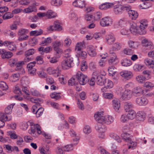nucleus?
<instances>
[{"mask_svg":"<svg viewBox=\"0 0 154 154\" xmlns=\"http://www.w3.org/2000/svg\"><path fill=\"white\" fill-rule=\"evenodd\" d=\"M14 92L15 93L18 94L15 96L14 97L17 100L19 101H21L23 100V98L20 96V95H22V93L19 88L18 87H16L15 88V89L14 90Z\"/></svg>","mask_w":154,"mask_h":154,"instance_id":"nucleus-24","label":"nucleus"},{"mask_svg":"<svg viewBox=\"0 0 154 154\" xmlns=\"http://www.w3.org/2000/svg\"><path fill=\"white\" fill-rule=\"evenodd\" d=\"M4 45L7 47L8 49L11 51L16 49V45L12 42L5 41L4 42Z\"/></svg>","mask_w":154,"mask_h":154,"instance_id":"nucleus-13","label":"nucleus"},{"mask_svg":"<svg viewBox=\"0 0 154 154\" xmlns=\"http://www.w3.org/2000/svg\"><path fill=\"white\" fill-rule=\"evenodd\" d=\"M129 8L127 6H122L120 5H116L114 7L113 11L116 15H119L122 14L123 11L128 10Z\"/></svg>","mask_w":154,"mask_h":154,"instance_id":"nucleus-4","label":"nucleus"},{"mask_svg":"<svg viewBox=\"0 0 154 154\" xmlns=\"http://www.w3.org/2000/svg\"><path fill=\"white\" fill-rule=\"evenodd\" d=\"M128 7L129 8V9L127 11H128L129 17H131L132 19L135 20L138 17V13L134 11L131 10L130 7Z\"/></svg>","mask_w":154,"mask_h":154,"instance_id":"nucleus-23","label":"nucleus"},{"mask_svg":"<svg viewBox=\"0 0 154 154\" xmlns=\"http://www.w3.org/2000/svg\"><path fill=\"white\" fill-rule=\"evenodd\" d=\"M140 24L139 26H141V27H142L143 29V28H146L148 26V23L147 21L146 20H141L140 22Z\"/></svg>","mask_w":154,"mask_h":154,"instance_id":"nucleus-56","label":"nucleus"},{"mask_svg":"<svg viewBox=\"0 0 154 154\" xmlns=\"http://www.w3.org/2000/svg\"><path fill=\"white\" fill-rule=\"evenodd\" d=\"M60 93H57L55 92L52 93L50 94V96L52 98L54 99L55 100H57L60 99L61 97L60 95Z\"/></svg>","mask_w":154,"mask_h":154,"instance_id":"nucleus-41","label":"nucleus"},{"mask_svg":"<svg viewBox=\"0 0 154 154\" xmlns=\"http://www.w3.org/2000/svg\"><path fill=\"white\" fill-rule=\"evenodd\" d=\"M83 131L84 133L86 134H89L91 131L90 127L88 125H86L83 128Z\"/></svg>","mask_w":154,"mask_h":154,"instance_id":"nucleus-61","label":"nucleus"},{"mask_svg":"<svg viewBox=\"0 0 154 154\" xmlns=\"http://www.w3.org/2000/svg\"><path fill=\"white\" fill-rule=\"evenodd\" d=\"M88 54L91 57L95 56L96 54V52L94 47L90 46L88 48Z\"/></svg>","mask_w":154,"mask_h":154,"instance_id":"nucleus-27","label":"nucleus"},{"mask_svg":"<svg viewBox=\"0 0 154 154\" xmlns=\"http://www.w3.org/2000/svg\"><path fill=\"white\" fill-rule=\"evenodd\" d=\"M30 101L33 103H35V104H39V106L41 102H42V100L37 97L31 98L30 99Z\"/></svg>","mask_w":154,"mask_h":154,"instance_id":"nucleus-39","label":"nucleus"},{"mask_svg":"<svg viewBox=\"0 0 154 154\" xmlns=\"http://www.w3.org/2000/svg\"><path fill=\"white\" fill-rule=\"evenodd\" d=\"M133 107V106L131 102H125L124 103V108L126 112L130 111Z\"/></svg>","mask_w":154,"mask_h":154,"instance_id":"nucleus-30","label":"nucleus"},{"mask_svg":"<svg viewBox=\"0 0 154 154\" xmlns=\"http://www.w3.org/2000/svg\"><path fill=\"white\" fill-rule=\"evenodd\" d=\"M0 88L3 90H7L8 87L7 84L4 81H0Z\"/></svg>","mask_w":154,"mask_h":154,"instance_id":"nucleus-46","label":"nucleus"},{"mask_svg":"<svg viewBox=\"0 0 154 154\" xmlns=\"http://www.w3.org/2000/svg\"><path fill=\"white\" fill-rule=\"evenodd\" d=\"M109 136L110 137L115 139L118 143H121L122 142V140L120 137L116 134L112 133L110 134Z\"/></svg>","mask_w":154,"mask_h":154,"instance_id":"nucleus-37","label":"nucleus"},{"mask_svg":"<svg viewBox=\"0 0 154 154\" xmlns=\"http://www.w3.org/2000/svg\"><path fill=\"white\" fill-rule=\"evenodd\" d=\"M76 53L79 57L83 59H85L87 57V54L85 51L81 50L79 51H77Z\"/></svg>","mask_w":154,"mask_h":154,"instance_id":"nucleus-43","label":"nucleus"},{"mask_svg":"<svg viewBox=\"0 0 154 154\" xmlns=\"http://www.w3.org/2000/svg\"><path fill=\"white\" fill-rule=\"evenodd\" d=\"M145 29V28L143 29L142 27H141L140 26H138L135 33H138L140 35L145 34L146 33Z\"/></svg>","mask_w":154,"mask_h":154,"instance_id":"nucleus-45","label":"nucleus"},{"mask_svg":"<svg viewBox=\"0 0 154 154\" xmlns=\"http://www.w3.org/2000/svg\"><path fill=\"white\" fill-rule=\"evenodd\" d=\"M128 149H133L135 148L137 145V143L135 141H132V140L130 141L129 142Z\"/></svg>","mask_w":154,"mask_h":154,"instance_id":"nucleus-47","label":"nucleus"},{"mask_svg":"<svg viewBox=\"0 0 154 154\" xmlns=\"http://www.w3.org/2000/svg\"><path fill=\"white\" fill-rule=\"evenodd\" d=\"M143 66L139 64H135L133 66V69L135 71H139L141 70Z\"/></svg>","mask_w":154,"mask_h":154,"instance_id":"nucleus-64","label":"nucleus"},{"mask_svg":"<svg viewBox=\"0 0 154 154\" xmlns=\"http://www.w3.org/2000/svg\"><path fill=\"white\" fill-rule=\"evenodd\" d=\"M94 79H95V81L98 85L103 86L106 83V79L104 77L99 75L98 72L96 71L93 73Z\"/></svg>","mask_w":154,"mask_h":154,"instance_id":"nucleus-2","label":"nucleus"},{"mask_svg":"<svg viewBox=\"0 0 154 154\" xmlns=\"http://www.w3.org/2000/svg\"><path fill=\"white\" fill-rule=\"evenodd\" d=\"M23 74V73H20V71H18V72L13 74L11 76L12 81L13 82H16L18 80L20 75Z\"/></svg>","mask_w":154,"mask_h":154,"instance_id":"nucleus-35","label":"nucleus"},{"mask_svg":"<svg viewBox=\"0 0 154 154\" xmlns=\"http://www.w3.org/2000/svg\"><path fill=\"white\" fill-rule=\"evenodd\" d=\"M112 20L110 17H106L103 18L100 22V24L103 27L109 26L112 23Z\"/></svg>","mask_w":154,"mask_h":154,"instance_id":"nucleus-6","label":"nucleus"},{"mask_svg":"<svg viewBox=\"0 0 154 154\" xmlns=\"http://www.w3.org/2000/svg\"><path fill=\"white\" fill-rule=\"evenodd\" d=\"M103 119V122L107 124H109L112 123L114 120V118L112 116L107 115L104 116V117H102Z\"/></svg>","mask_w":154,"mask_h":154,"instance_id":"nucleus-18","label":"nucleus"},{"mask_svg":"<svg viewBox=\"0 0 154 154\" xmlns=\"http://www.w3.org/2000/svg\"><path fill=\"white\" fill-rule=\"evenodd\" d=\"M8 134L10 138L12 139H15L17 137V135L14 131H10L8 132Z\"/></svg>","mask_w":154,"mask_h":154,"instance_id":"nucleus-62","label":"nucleus"},{"mask_svg":"<svg viewBox=\"0 0 154 154\" xmlns=\"http://www.w3.org/2000/svg\"><path fill=\"white\" fill-rule=\"evenodd\" d=\"M51 3L52 5L58 6L62 4V2L61 0H52Z\"/></svg>","mask_w":154,"mask_h":154,"instance_id":"nucleus-51","label":"nucleus"},{"mask_svg":"<svg viewBox=\"0 0 154 154\" xmlns=\"http://www.w3.org/2000/svg\"><path fill=\"white\" fill-rule=\"evenodd\" d=\"M106 42L109 45L112 44L115 41V38L112 35L108 34L106 36Z\"/></svg>","mask_w":154,"mask_h":154,"instance_id":"nucleus-25","label":"nucleus"},{"mask_svg":"<svg viewBox=\"0 0 154 154\" xmlns=\"http://www.w3.org/2000/svg\"><path fill=\"white\" fill-rule=\"evenodd\" d=\"M72 58L70 59H67L63 60L61 63V66L63 69H67L71 67V64L73 61Z\"/></svg>","mask_w":154,"mask_h":154,"instance_id":"nucleus-7","label":"nucleus"},{"mask_svg":"<svg viewBox=\"0 0 154 154\" xmlns=\"http://www.w3.org/2000/svg\"><path fill=\"white\" fill-rule=\"evenodd\" d=\"M52 39L50 37L45 38L44 40L42 41L40 45L42 46H44L49 44L51 42Z\"/></svg>","mask_w":154,"mask_h":154,"instance_id":"nucleus-31","label":"nucleus"},{"mask_svg":"<svg viewBox=\"0 0 154 154\" xmlns=\"http://www.w3.org/2000/svg\"><path fill=\"white\" fill-rule=\"evenodd\" d=\"M75 77L78 82H79L82 85H85L87 82L88 80L87 76L85 75L80 71L77 73Z\"/></svg>","mask_w":154,"mask_h":154,"instance_id":"nucleus-1","label":"nucleus"},{"mask_svg":"<svg viewBox=\"0 0 154 154\" xmlns=\"http://www.w3.org/2000/svg\"><path fill=\"white\" fill-rule=\"evenodd\" d=\"M15 103H12L8 106L5 109V112L6 114H10L11 113L12 109Z\"/></svg>","mask_w":154,"mask_h":154,"instance_id":"nucleus-33","label":"nucleus"},{"mask_svg":"<svg viewBox=\"0 0 154 154\" xmlns=\"http://www.w3.org/2000/svg\"><path fill=\"white\" fill-rule=\"evenodd\" d=\"M94 16V20H98L102 17V14L100 12H97L95 13Z\"/></svg>","mask_w":154,"mask_h":154,"instance_id":"nucleus-55","label":"nucleus"},{"mask_svg":"<svg viewBox=\"0 0 154 154\" xmlns=\"http://www.w3.org/2000/svg\"><path fill=\"white\" fill-rule=\"evenodd\" d=\"M0 118L5 121H10L11 119V117L10 116H7L6 114L3 113H0Z\"/></svg>","mask_w":154,"mask_h":154,"instance_id":"nucleus-34","label":"nucleus"},{"mask_svg":"<svg viewBox=\"0 0 154 154\" xmlns=\"http://www.w3.org/2000/svg\"><path fill=\"white\" fill-rule=\"evenodd\" d=\"M119 75L126 80H129L132 78L133 76V73L131 71L125 70L120 72Z\"/></svg>","mask_w":154,"mask_h":154,"instance_id":"nucleus-8","label":"nucleus"},{"mask_svg":"<svg viewBox=\"0 0 154 154\" xmlns=\"http://www.w3.org/2000/svg\"><path fill=\"white\" fill-rule=\"evenodd\" d=\"M128 112L127 115L128 119L132 120L136 117V112L134 110H131Z\"/></svg>","mask_w":154,"mask_h":154,"instance_id":"nucleus-32","label":"nucleus"},{"mask_svg":"<svg viewBox=\"0 0 154 154\" xmlns=\"http://www.w3.org/2000/svg\"><path fill=\"white\" fill-rule=\"evenodd\" d=\"M24 64V63L23 61H19L16 62L15 66H16V70L18 71H20V73H25L24 69L22 67V65Z\"/></svg>","mask_w":154,"mask_h":154,"instance_id":"nucleus-14","label":"nucleus"},{"mask_svg":"<svg viewBox=\"0 0 154 154\" xmlns=\"http://www.w3.org/2000/svg\"><path fill=\"white\" fill-rule=\"evenodd\" d=\"M122 138L127 142H129L132 140V136L127 132H125L121 134Z\"/></svg>","mask_w":154,"mask_h":154,"instance_id":"nucleus-20","label":"nucleus"},{"mask_svg":"<svg viewBox=\"0 0 154 154\" xmlns=\"http://www.w3.org/2000/svg\"><path fill=\"white\" fill-rule=\"evenodd\" d=\"M51 48V46L47 47L45 48L42 47H40L38 48V51H39L42 52V53L45 52L47 53L50 52Z\"/></svg>","mask_w":154,"mask_h":154,"instance_id":"nucleus-44","label":"nucleus"},{"mask_svg":"<svg viewBox=\"0 0 154 154\" xmlns=\"http://www.w3.org/2000/svg\"><path fill=\"white\" fill-rule=\"evenodd\" d=\"M121 63L123 66H128L132 64V62L130 59L124 58L121 60Z\"/></svg>","mask_w":154,"mask_h":154,"instance_id":"nucleus-28","label":"nucleus"},{"mask_svg":"<svg viewBox=\"0 0 154 154\" xmlns=\"http://www.w3.org/2000/svg\"><path fill=\"white\" fill-rule=\"evenodd\" d=\"M146 113L143 111H139L137 113L136 118L137 120L140 121H143L145 118Z\"/></svg>","mask_w":154,"mask_h":154,"instance_id":"nucleus-16","label":"nucleus"},{"mask_svg":"<svg viewBox=\"0 0 154 154\" xmlns=\"http://www.w3.org/2000/svg\"><path fill=\"white\" fill-rule=\"evenodd\" d=\"M60 69L57 67L56 69H54L52 74L55 77H57L60 75Z\"/></svg>","mask_w":154,"mask_h":154,"instance_id":"nucleus-48","label":"nucleus"},{"mask_svg":"<svg viewBox=\"0 0 154 154\" xmlns=\"http://www.w3.org/2000/svg\"><path fill=\"white\" fill-rule=\"evenodd\" d=\"M43 33V30L39 29L38 30L31 31L30 33L31 36H37L42 34Z\"/></svg>","mask_w":154,"mask_h":154,"instance_id":"nucleus-36","label":"nucleus"},{"mask_svg":"<svg viewBox=\"0 0 154 154\" xmlns=\"http://www.w3.org/2000/svg\"><path fill=\"white\" fill-rule=\"evenodd\" d=\"M130 27L129 29V31L131 33L134 34L136 31L137 27L136 24L132 21H131L130 23Z\"/></svg>","mask_w":154,"mask_h":154,"instance_id":"nucleus-29","label":"nucleus"},{"mask_svg":"<svg viewBox=\"0 0 154 154\" xmlns=\"http://www.w3.org/2000/svg\"><path fill=\"white\" fill-rule=\"evenodd\" d=\"M144 62L147 66H150L152 65H154V59L152 60L149 58H146L144 60Z\"/></svg>","mask_w":154,"mask_h":154,"instance_id":"nucleus-49","label":"nucleus"},{"mask_svg":"<svg viewBox=\"0 0 154 154\" xmlns=\"http://www.w3.org/2000/svg\"><path fill=\"white\" fill-rule=\"evenodd\" d=\"M44 109L42 107H39L35 112L36 116L37 118L40 117L43 114Z\"/></svg>","mask_w":154,"mask_h":154,"instance_id":"nucleus-52","label":"nucleus"},{"mask_svg":"<svg viewBox=\"0 0 154 154\" xmlns=\"http://www.w3.org/2000/svg\"><path fill=\"white\" fill-rule=\"evenodd\" d=\"M124 54L127 55H131L133 53V51L129 48H125L123 50Z\"/></svg>","mask_w":154,"mask_h":154,"instance_id":"nucleus-63","label":"nucleus"},{"mask_svg":"<svg viewBox=\"0 0 154 154\" xmlns=\"http://www.w3.org/2000/svg\"><path fill=\"white\" fill-rule=\"evenodd\" d=\"M112 48V50L114 51H118L121 49V46L119 43L116 42L113 44Z\"/></svg>","mask_w":154,"mask_h":154,"instance_id":"nucleus-58","label":"nucleus"},{"mask_svg":"<svg viewBox=\"0 0 154 154\" xmlns=\"http://www.w3.org/2000/svg\"><path fill=\"white\" fill-rule=\"evenodd\" d=\"M110 54H113V57H111L110 59L109 60V63L110 64H112L113 63H114L116 58V54L113 52H111V51H110Z\"/></svg>","mask_w":154,"mask_h":154,"instance_id":"nucleus-60","label":"nucleus"},{"mask_svg":"<svg viewBox=\"0 0 154 154\" xmlns=\"http://www.w3.org/2000/svg\"><path fill=\"white\" fill-rule=\"evenodd\" d=\"M103 113L102 112H97L94 114V117L95 120L97 122H103V120L102 119V117H104Z\"/></svg>","mask_w":154,"mask_h":154,"instance_id":"nucleus-17","label":"nucleus"},{"mask_svg":"<svg viewBox=\"0 0 154 154\" xmlns=\"http://www.w3.org/2000/svg\"><path fill=\"white\" fill-rule=\"evenodd\" d=\"M112 106L114 109L116 111H118L120 106V103L119 99L117 98L113 99L112 101Z\"/></svg>","mask_w":154,"mask_h":154,"instance_id":"nucleus-22","label":"nucleus"},{"mask_svg":"<svg viewBox=\"0 0 154 154\" xmlns=\"http://www.w3.org/2000/svg\"><path fill=\"white\" fill-rule=\"evenodd\" d=\"M29 79L28 77L26 76L23 77L21 80V83L23 85L25 84L27 85L29 83Z\"/></svg>","mask_w":154,"mask_h":154,"instance_id":"nucleus-59","label":"nucleus"},{"mask_svg":"<svg viewBox=\"0 0 154 154\" xmlns=\"http://www.w3.org/2000/svg\"><path fill=\"white\" fill-rule=\"evenodd\" d=\"M35 52V50L33 48L29 49L25 52V56H29L33 54Z\"/></svg>","mask_w":154,"mask_h":154,"instance_id":"nucleus-57","label":"nucleus"},{"mask_svg":"<svg viewBox=\"0 0 154 154\" xmlns=\"http://www.w3.org/2000/svg\"><path fill=\"white\" fill-rule=\"evenodd\" d=\"M114 5V4L113 3L106 2L100 5L99 6V8L100 9L105 10L111 7Z\"/></svg>","mask_w":154,"mask_h":154,"instance_id":"nucleus-26","label":"nucleus"},{"mask_svg":"<svg viewBox=\"0 0 154 154\" xmlns=\"http://www.w3.org/2000/svg\"><path fill=\"white\" fill-rule=\"evenodd\" d=\"M28 32L27 29H21L19 30L18 35L20 36L18 40L20 41L26 40L28 39L29 36L26 35Z\"/></svg>","mask_w":154,"mask_h":154,"instance_id":"nucleus-3","label":"nucleus"},{"mask_svg":"<svg viewBox=\"0 0 154 154\" xmlns=\"http://www.w3.org/2000/svg\"><path fill=\"white\" fill-rule=\"evenodd\" d=\"M13 17L12 13L9 12L6 13L3 16V18L4 20H7Z\"/></svg>","mask_w":154,"mask_h":154,"instance_id":"nucleus-53","label":"nucleus"},{"mask_svg":"<svg viewBox=\"0 0 154 154\" xmlns=\"http://www.w3.org/2000/svg\"><path fill=\"white\" fill-rule=\"evenodd\" d=\"M146 78L142 75H139L136 77V79L139 83H143L145 82Z\"/></svg>","mask_w":154,"mask_h":154,"instance_id":"nucleus-42","label":"nucleus"},{"mask_svg":"<svg viewBox=\"0 0 154 154\" xmlns=\"http://www.w3.org/2000/svg\"><path fill=\"white\" fill-rule=\"evenodd\" d=\"M135 101L136 103L139 106H145L148 103V100L144 97L137 98Z\"/></svg>","mask_w":154,"mask_h":154,"instance_id":"nucleus-10","label":"nucleus"},{"mask_svg":"<svg viewBox=\"0 0 154 154\" xmlns=\"http://www.w3.org/2000/svg\"><path fill=\"white\" fill-rule=\"evenodd\" d=\"M77 84L78 82L75 77V76L72 77L68 82V85L69 86L75 85Z\"/></svg>","mask_w":154,"mask_h":154,"instance_id":"nucleus-38","label":"nucleus"},{"mask_svg":"<svg viewBox=\"0 0 154 154\" xmlns=\"http://www.w3.org/2000/svg\"><path fill=\"white\" fill-rule=\"evenodd\" d=\"M103 123L102 122H97L95 126L96 129L99 132H104L105 126Z\"/></svg>","mask_w":154,"mask_h":154,"instance_id":"nucleus-21","label":"nucleus"},{"mask_svg":"<svg viewBox=\"0 0 154 154\" xmlns=\"http://www.w3.org/2000/svg\"><path fill=\"white\" fill-rule=\"evenodd\" d=\"M31 5L28 8L24 9V12L26 13H29L33 12H36L37 11L36 8L35 1L32 0V2H30Z\"/></svg>","mask_w":154,"mask_h":154,"instance_id":"nucleus-5","label":"nucleus"},{"mask_svg":"<svg viewBox=\"0 0 154 154\" xmlns=\"http://www.w3.org/2000/svg\"><path fill=\"white\" fill-rule=\"evenodd\" d=\"M72 5L74 6L82 8L85 6V4L84 1L76 0L73 2Z\"/></svg>","mask_w":154,"mask_h":154,"instance_id":"nucleus-19","label":"nucleus"},{"mask_svg":"<svg viewBox=\"0 0 154 154\" xmlns=\"http://www.w3.org/2000/svg\"><path fill=\"white\" fill-rule=\"evenodd\" d=\"M64 57L67 59H70V58H72L71 57V50L70 49H67L64 51Z\"/></svg>","mask_w":154,"mask_h":154,"instance_id":"nucleus-40","label":"nucleus"},{"mask_svg":"<svg viewBox=\"0 0 154 154\" xmlns=\"http://www.w3.org/2000/svg\"><path fill=\"white\" fill-rule=\"evenodd\" d=\"M132 92L129 90H126L123 92L122 95V99L127 100L130 98L132 97Z\"/></svg>","mask_w":154,"mask_h":154,"instance_id":"nucleus-15","label":"nucleus"},{"mask_svg":"<svg viewBox=\"0 0 154 154\" xmlns=\"http://www.w3.org/2000/svg\"><path fill=\"white\" fill-rule=\"evenodd\" d=\"M17 61L18 60L16 58H11L9 60V64L11 67L14 66Z\"/></svg>","mask_w":154,"mask_h":154,"instance_id":"nucleus-54","label":"nucleus"},{"mask_svg":"<svg viewBox=\"0 0 154 154\" xmlns=\"http://www.w3.org/2000/svg\"><path fill=\"white\" fill-rule=\"evenodd\" d=\"M83 45V43L81 42H79L76 44L75 47V51L76 53H77V51H79L82 50Z\"/></svg>","mask_w":154,"mask_h":154,"instance_id":"nucleus-50","label":"nucleus"},{"mask_svg":"<svg viewBox=\"0 0 154 154\" xmlns=\"http://www.w3.org/2000/svg\"><path fill=\"white\" fill-rule=\"evenodd\" d=\"M142 44L143 46L146 47V49H147L150 50L154 48L152 43L149 42L146 39H143L142 41Z\"/></svg>","mask_w":154,"mask_h":154,"instance_id":"nucleus-11","label":"nucleus"},{"mask_svg":"<svg viewBox=\"0 0 154 154\" xmlns=\"http://www.w3.org/2000/svg\"><path fill=\"white\" fill-rule=\"evenodd\" d=\"M0 54H1V57L3 59L9 58L13 55L12 52L6 51L4 49H0Z\"/></svg>","mask_w":154,"mask_h":154,"instance_id":"nucleus-9","label":"nucleus"},{"mask_svg":"<svg viewBox=\"0 0 154 154\" xmlns=\"http://www.w3.org/2000/svg\"><path fill=\"white\" fill-rule=\"evenodd\" d=\"M132 93L136 97L139 96L143 94V91L141 87L138 86L133 89Z\"/></svg>","mask_w":154,"mask_h":154,"instance_id":"nucleus-12","label":"nucleus"}]
</instances>
